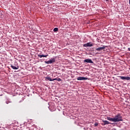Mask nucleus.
<instances>
[{
	"label": "nucleus",
	"mask_w": 130,
	"mask_h": 130,
	"mask_svg": "<svg viewBox=\"0 0 130 130\" xmlns=\"http://www.w3.org/2000/svg\"><path fill=\"white\" fill-rule=\"evenodd\" d=\"M108 120L113 121V122H119V121H122V117L120 114H118L114 118H109Z\"/></svg>",
	"instance_id": "f257e3e1"
},
{
	"label": "nucleus",
	"mask_w": 130,
	"mask_h": 130,
	"mask_svg": "<svg viewBox=\"0 0 130 130\" xmlns=\"http://www.w3.org/2000/svg\"><path fill=\"white\" fill-rule=\"evenodd\" d=\"M45 62L46 63H47V64H51V63H53V62H55V58H51L49 61H45Z\"/></svg>",
	"instance_id": "f03ea898"
},
{
	"label": "nucleus",
	"mask_w": 130,
	"mask_h": 130,
	"mask_svg": "<svg viewBox=\"0 0 130 130\" xmlns=\"http://www.w3.org/2000/svg\"><path fill=\"white\" fill-rule=\"evenodd\" d=\"M83 46L84 47H91L93 46V44H92V43L89 42V43L84 44Z\"/></svg>",
	"instance_id": "7ed1b4c3"
},
{
	"label": "nucleus",
	"mask_w": 130,
	"mask_h": 130,
	"mask_svg": "<svg viewBox=\"0 0 130 130\" xmlns=\"http://www.w3.org/2000/svg\"><path fill=\"white\" fill-rule=\"evenodd\" d=\"M86 80H88V78L83 77H79L77 78L78 81H86Z\"/></svg>",
	"instance_id": "20e7f679"
},
{
	"label": "nucleus",
	"mask_w": 130,
	"mask_h": 130,
	"mask_svg": "<svg viewBox=\"0 0 130 130\" xmlns=\"http://www.w3.org/2000/svg\"><path fill=\"white\" fill-rule=\"evenodd\" d=\"M106 47V46H103L102 47L96 48L95 50H96V51H101V50H103L105 49Z\"/></svg>",
	"instance_id": "39448f33"
},
{
	"label": "nucleus",
	"mask_w": 130,
	"mask_h": 130,
	"mask_svg": "<svg viewBox=\"0 0 130 130\" xmlns=\"http://www.w3.org/2000/svg\"><path fill=\"white\" fill-rule=\"evenodd\" d=\"M120 79L121 80H126V81H129L130 77H124V76H119Z\"/></svg>",
	"instance_id": "423d86ee"
},
{
	"label": "nucleus",
	"mask_w": 130,
	"mask_h": 130,
	"mask_svg": "<svg viewBox=\"0 0 130 130\" xmlns=\"http://www.w3.org/2000/svg\"><path fill=\"white\" fill-rule=\"evenodd\" d=\"M84 62H87V63H93V61L90 59H86L84 60Z\"/></svg>",
	"instance_id": "0eeeda50"
},
{
	"label": "nucleus",
	"mask_w": 130,
	"mask_h": 130,
	"mask_svg": "<svg viewBox=\"0 0 130 130\" xmlns=\"http://www.w3.org/2000/svg\"><path fill=\"white\" fill-rule=\"evenodd\" d=\"M38 57H40V58H42V57H47L48 56V54L47 55H38Z\"/></svg>",
	"instance_id": "6e6552de"
},
{
	"label": "nucleus",
	"mask_w": 130,
	"mask_h": 130,
	"mask_svg": "<svg viewBox=\"0 0 130 130\" xmlns=\"http://www.w3.org/2000/svg\"><path fill=\"white\" fill-rule=\"evenodd\" d=\"M11 67L12 68V69H13V70H18L19 69V66L15 67L13 65H11Z\"/></svg>",
	"instance_id": "1a4fd4ad"
},
{
	"label": "nucleus",
	"mask_w": 130,
	"mask_h": 130,
	"mask_svg": "<svg viewBox=\"0 0 130 130\" xmlns=\"http://www.w3.org/2000/svg\"><path fill=\"white\" fill-rule=\"evenodd\" d=\"M46 80H48V81H50V82H52V81H54V79H52L51 78H50L49 77H46Z\"/></svg>",
	"instance_id": "9d476101"
},
{
	"label": "nucleus",
	"mask_w": 130,
	"mask_h": 130,
	"mask_svg": "<svg viewBox=\"0 0 130 130\" xmlns=\"http://www.w3.org/2000/svg\"><path fill=\"white\" fill-rule=\"evenodd\" d=\"M103 123H104V125H105L106 124H109V123H110L107 120H103Z\"/></svg>",
	"instance_id": "9b49d317"
},
{
	"label": "nucleus",
	"mask_w": 130,
	"mask_h": 130,
	"mask_svg": "<svg viewBox=\"0 0 130 130\" xmlns=\"http://www.w3.org/2000/svg\"><path fill=\"white\" fill-rule=\"evenodd\" d=\"M54 81H58V82H60V81H61V79L60 78H55L54 79Z\"/></svg>",
	"instance_id": "f8f14e48"
},
{
	"label": "nucleus",
	"mask_w": 130,
	"mask_h": 130,
	"mask_svg": "<svg viewBox=\"0 0 130 130\" xmlns=\"http://www.w3.org/2000/svg\"><path fill=\"white\" fill-rule=\"evenodd\" d=\"M53 31H54V32H57V31H58V28H57V27L54 28L53 29Z\"/></svg>",
	"instance_id": "ddd939ff"
},
{
	"label": "nucleus",
	"mask_w": 130,
	"mask_h": 130,
	"mask_svg": "<svg viewBox=\"0 0 130 130\" xmlns=\"http://www.w3.org/2000/svg\"><path fill=\"white\" fill-rule=\"evenodd\" d=\"M94 125H95V126H97V125H98V124L95 123V124H94Z\"/></svg>",
	"instance_id": "4468645a"
},
{
	"label": "nucleus",
	"mask_w": 130,
	"mask_h": 130,
	"mask_svg": "<svg viewBox=\"0 0 130 130\" xmlns=\"http://www.w3.org/2000/svg\"><path fill=\"white\" fill-rule=\"evenodd\" d=\"M128 51H130V48H128Z\"/></svg>",
	"instance_id": "2eb2a0df"
}]
</instances>
